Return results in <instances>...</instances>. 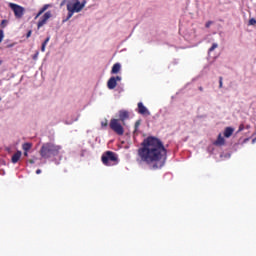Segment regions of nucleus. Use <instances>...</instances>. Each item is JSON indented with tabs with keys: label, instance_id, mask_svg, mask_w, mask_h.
<instances>
[{
	"label": "nucleus",
	"instance_id": "1",
	"mask_svg": "<svg viewBox=\"0 0 256 256\" xmlns=\"http://www.w3.org/2000/svg\"><path fill=\"white\" fill-rule=\"evenodd\" d=\"M138 161L145 163L151 169H161L167 162V149L163 142L153 136H149L141 143L138 149Z\"/></svg>",
	"mask_w": 256,
	"mask_h": 256
},
{
	"label": "nucleus",
	"instance_id": "2",
	"mask_svg": "<svg viewBox=\"0 0 256 256\" xmlns=\"http://www.w3.org/2000/svg\"><path fill=\"white\" fill-rule=\"evenodd\" d=\"M63 147L52 142L44 143L40 149L42 159H51V157H58Z\"/></svg>",
	"mask_w": 256,
	"mask_h": 256
},
{
	"label": "nucleus",
	"instance_id": "3",
	"mask_svg": "<svg viewBox=\"0 0 256 256\" xmlns=\"http://www.w3.org/2000/svg\"><path fill=\"white\" fill-rule=\"evenodd\" d=\"M86 3V1H83L81 3V1L79 0H68L66 5L68 15L66 19L63 20V23L69 21V19H71V17H73L75 13H81V11H83V9L85 8Z\"/></svg>",
	"mask_w": 256,
	"mask_h": 256
},
{
	"label": "nucleus",
	"instance_id": "4",
	"mask_svg": "<svg viewBox=\"0 0 256 256\" xmlns=\"http://www.w3.org/2000/svg\"><path fill=\"white\" fill-rule=\"evenodd\" d=\"M101 161L106 167H111L112 165H117V163H119V157L117 156V153L113 151H106L102 154Z\"/></svg>",
	"mask_w": 256,
	"mask_h": 256
},
{
	"label": "nucleus",
	"instance_id": "5",
	"mask_svg": "<svg viewBox=\"0 0 256 256\" xmlns=\"http://www.w3.org/2000/svg\"><path fill=\"white\" fill-rule=\"evenodd\" d=\"M121 120L119 119H111L110 120V124L109 127L110 129H112V131H114V133H116V135H124L125 133V129L123 128V125H121Z\"/></svg>",
	"mask_w": 256,
	"mask_h": 256
},
{
	"label": "nucleus",
	"instance_id": "6",
	"mask_svg": "<svg viewBox=\"0 0 256 256\" xmlns=\"http://www.w3.org/2000/svg\"><path fill=\"white\" fill-rule=\"evenodd\" d=\"M8 7L13 11L16 19H23V15H25V8L23 6L15 3H9Z\"/></svg>",
	"mask_w": 256,
	"mask_h": 256
},
{
	"label": "nucleus",
	"instance_id": "7",
	"mask_svg": "<svg viewBox=\"0 0 256 256\" xmlns=\"http://www.w3.org/2000/svg\"><path fill=\"white\" fill-rule=\"evenodd\" d=\"M52 14L51 11L46 12L41 19L38 21L37 27L38 29H41V27H43V25L47 24V21H49V19H51Z\"/></svg>",
	"mask_w": 256,
	"mask_h": 256
},
{
	"label": "nucleus",
	"instance_id": "8",
	"mask_svg": "<svg viewBox=\"0 0 256 256\" xmlns=\"http://www.w3.org/2000/svg\"><path fill=\"white\" fill-rule=\"evenodd\" d=\"M137 113L143 115L144 117H149V115H151V112L149 109H147V107H145V105H143V102L138 103Z\"/></svg>",
	"mask_w": 256,
	"mask_h": 256
},
{
	"label": "nucleus",
	"instance_id": "9",
	"mask_svg": "<svg viewBox=\"0 0 256 256\" xmlns=\"http://www.w3.org/2000/svg\"><path fill=\"white\" fill-rule=\"evenodd\" d=\"M117 81H121V76H112L107 82L108 89H115L117 87Z\"/></svg>",
	"mask_w": 256,
	"mask_h": 256
},
{
	"label": "nucleus",
	"instance_id": "10",
	"mask_svg": "<svg viewBox=\"0 0 256 256\" xmlns=\"http://www.w3.org/2000/svg\"><path fill=\"white\" fill-rule=\"evenodd\" d=\"M129 117V112L127 110H121L119 111V119L118 121H126V119Z\"/></svg>",
	"mask_w": 256,
	"mask_h": 256
},
{
	"label": "nucleus",
	"instance_id": "11",
	"mask_svg": "<svg viewBox=\"0 0 256 256\" xmlns=\"http://www.w3.org/2000/svg\"><path fill=\"white\" fill-rule=\"evenodd\" d=\"M214 145H216L217 147L225 145V138H223V136L219 134L217 140L214 142Z\"/></svg>",
	"mask_w": 256,
	"mask_h": 256
},
{
	"label": "nucleus",
	"instance_id": "12",
	"mask_svg": "<svg viewBox=\"0 0 256 256\" xmlns=\"http://www.w3.org/2000/svg\"><path fill=\"white\" fill-rule=\"evenodd\" d=\"M234 132H235V129L231 127H226L224 130V137H226V139H229V137H231V135H233Z\"/></svg>",
	"mask_w": 256,
	"mask_h": 256
},
{
	"label": "nucleus",
	"instance_id": "13",
	"mask_svg": "<svg viewBox=\"0 0 256 256\" xmlns=\"http://www.w3.org/2000/svg\"><path fill=\"white\" fill-rule=\"evenodd\" d=\"M119 71H121V64L115 63V64L112 66L111 74H112V75H117V73H119Z\"/></svg>",
	"mask_w": 256,
	"mask_h": 256
},
{
	"label": "nucleus",
	"instance_id": "14",
	"mask_svg": "<svg viewBox=\"0 0 256 256\" xmlns=\"http://www.w3.org/2000/svg\"><path fill=\"white\" fill-rule=\"evenodd\" d=\"M21 155H22L21 151H17L16 153H14L11 159L12 163H18L19 159H21Z\"/></svg>",
	"mask_w": 256,
	"mask_h": 256
},
{
	"label": "nucleus",
	"instance_id": "15",
	"mask_svg": "<svg viewBox=\"0 0 256 256\" xmlns=\"http://www.w3.org/2000/svg\"><path fill=\"white\" fill-rule=\"evenodd\" d=\"M49 7H51L50 4H45L37 13L35 19H38V17H41V15H43L44 11H46L47 9H49Z\"/></svg>",
	"mask_w": 256,
	"mask_h": 256
},
{
	"label": "nucleus",
	"instance_id": "16",
	"mask_svg": "<svg viewBox=\"0 0 256 256\" xmlns=\"http://www.w3.org/2000/svg\"><path fill=\"white\" fill-rule=\"evenodd\" d=\"M31 147H33V144L26 142L22 145L23 151H30Z\"/></svg>",
	"mask_w": 256,
	"mask_h": 256
},
{
	"label": "nucleus",
	"instance_id": "17",
	"mask_svg": "<svg viewBox=\"0 0 256 256\" xmlns=\"http://www.w3.org/2000/svg\"><path fill=\"white\" fill-rule=\"evenodd\" d=\"M217 47H219V44L218 43H213L212 46L209 48V53H211L214 50H216Z\"/></svg>",
	"mask_w": 256,
	"mask_h": 256
},
{
	"label": "nucleus",
	"instance_id": "18",
	"mask_svg": "<svg viewBox=\"0 0 256 256\" xmlns=\"http://www.w3.org/2000/svg\"><path fill=\"white\" fill-rule=\"evenodd\" d=\"M9 23V21H7V20H2L1 21V24H0V27L2 28V29H5L6 27H7V24Z\"/></svg>",
	"mask_w": 256,
	"mask_h": 256
},
{
	"label": "nucleus",
	"instance_id": "19",
	"mask_svg": "<svg viewBox=\"0 0 256 256\" xmlns=\"http://www.w3.org/2000/svg\"><path fill=\"white\" fill-rule=\"evenodd\" d=\"M248 25H251V26L256 25V20H255V18H251V19L249 20V22H248Z\"/></svg>",
	"mask_w": 256,
	"mask_h": 256
},
{
	"label": "nucleus",
	"instance_id": "20",
	"mask_svg": "<svg viewBox=\"0 0 256 256\" xmlns=\"http://www.w3.org/2000/svg\"><path fill=\"white\" fill-rule=\"evenodd\" d=\"M219 89H223V77H219Z\"/></svg>",
	"mask_w": 256,
	"mask_h": 256
},
{
	"label": "nucleus",
	"instance_id": "21",
	"mask_svg": "<svg viewBox=\"0 0 256 256\" xmlns=\"http://www.w3.org/2000/svg\"><path fill=\"white\" fill-rule=\"evenodd\" d=\"M211 25H213V21L206 22V24H205L206 29H209V27H211Z\"/></svg>",
	"mask_w": 256,
	"mask_h": 256
},
{
	"label": "nucleus",
	"instance_id": "22",
	"mask_svg": "<svg viewBox=\"0 0 256 256\" xmlns=\"http://www.w3.org/2000/svg\"><path fill=\"white\" fill-rule=\"evenodd\" d=\"M107 125H109L107 119H105L104 121L101 122L102 127H107Z\"/></svg>",
	"mask_w": 256,
	"mask_h": 256
},
{
	"label": "nucleus",
	"instance_id": "23",
	"mask_svg": "<svg viewBox=\"0 0 256 256\" xmlns=\"http://www.w3.org/2000/svg\"><path fill=\"white\" fill-rule=\"evenodd\" d=\"M141 125V121H136L135 123V131H137L139 129V126Z\"/></svg>",
	"mask_w": 256,
	"mask_h": 256
},
{
	"label": "nucleus",
	"instance_id": "24",
	"mask_svg": "<svg viewBox=\"0 0 256 256\" xmlns=\"http://www.w3.org/2000/svg\"><path fill=\"white\" fill-rule=\"evenodd\" d=\"M3 37H5L3 30H0V43L3 41Z\"/></svg>",
	"mask_w": 256,
	"mask_h": 256
},
{
	"label": "nucleus",
	"instance_id": "25",
	"mask_svg": "<svg viewBox=\"0 0 256 256\" xmlns=\"http://www.w3.org/2000/svg\"><path fill=\"white\" fill-rule=\"evenodd\" d=\"M33 33V31L29 30L26 34V38L29 39V37H31V34Z\"/></svg>",
	"mask_w": 256,
	"mask_h": 256
},
{
	"label": "nucleus",
	"instance_id": "26",
	"mask_svg": "<svg viewBox=\"0 0 256 256\" xmlns=\"http://www.w3.org/2000/svg\"><path fill=\"white\" fill-rule=\"evenodd\" d=\"M45 47H47V44L42 43V46H41V51H42V52H45Z\"/></svg>",
	"mask_w": 256,
	"mask_h": 256
},
{
	"label": "nucleus",
	"instance_id": "27",
	"mask_svg": "<svg viewBox=\"0 0 256 256\" xmlns=\"http://www.w3.org/2000/svg\"><path fill=\"white\" fill-rule=\"evenodd\" d=\"M49 39H50V38L47 37L43 43H45V45H47V43H49Z\"/></svg>",
	"mask_w": 256,
	"mask_h": 256
},
{
	"label": "nucleus",
	"instance_id": "28",
	"mask_svg": "<svg viewBox=\"0 0 256 256\" xmlns=\"http://www.w3.org/2000/svg\"><path fill=\"white\" fill-rule=\"evenodd\" d=\"M28 162H29L31 165H33V164L35 163V160L30 159V160H28Z\"/></svg>",
	"mask_w": 256,
	"mask_h": 256
},
{
	"label": "nucleus",
	"instance_id": "29",
	"mask_svg": "<svg viewBox=\"0 0 256 256\" xmlns=\"http://www.w3.org/2000/svg\"><path fill=\"white\" fill-rule=\"evenodd\" d=\"M36 175H41V169L36 170Z\"/></svg>",
	"mask_w": 256,
	"mask_h": 256
},
{
	"label": "nucleus",
	"instance_id": "30",
	"mask_svg": "<svg viewBox=\"0 0 256 256\" xmlns=\"http://www.w3.org/2000/svg\"><path fill=\"white\" fill-rule=\"evenodd\" d=\"M38 55H39V52H37V53L33 56V59H37Z\"/></svg>",
	"mask_w": 256,
	"mask_h": 256
},
{
	"label": "nucleus",
	"instance_id": "31",
	"mask_svg": "<svg viewBox=\"0 0 256 256\" xmlns=\"http://www.w3.org/2000/svg\"><path fill=\"white\" fill-rule=\"evenodd\" d=\"M28 155H29V154L27 153V151H25V152H24V157H28Z\"/></svg>",
	"mask_w": 256,
	"mask_h": 256
},
{
	"label": "nucleus",
	"instance_id": "32",
	"mask_svg": "<svg viewBox=\"0 0 256 256\" xmlns=\"http://www.w3.org/2000/svg\"><path fill=\"white\" fill-rule=\"evenodd\" d=\"M198 89H199V91H203V87L202 86H200Z\"/></svg>",
	"mask_w": 256,
	"mask_h": 256
},
{
	"label": "nucleus",
	"instance_id": "33",
	"mask_svg": "<svg viewBox=\"0 0 256 256\" xmlns=\"http://www.w3.org/2000/svg\"><path fill=\"white\" fill-rule=\"evenodd\" d=\"M65 2H66V0H64V1L61 3V6L65 5Z\"/></svg>",
	"mask_w": 256,
	"mask_h": 256
},
{
	"label": "nucleus",
	"instance_id": "34",
	"mask_svg": "<svg viewBox=\"0 0 256 256\" xmlns=\"http://www.w3.org/2000/svg\"><path fill=\"white\" fill-rule=\"evenodd\" d=\"M239 131H243V126H240Z\"/></svg>",
	"mask_w": 256,
	"mask_h": 256
},
{
	"label": "nucleus",
	"instance_id": "35",
	"mask_svg": "<svg viewBox=\"0 0 256 256\" xmlns=\"http://www.w3.org/2000/svg\"><path fill=\"white\" fill-rule=\"evenodd\" d=\"M3 64V61L2 60H0V65H2Z\"/></svg>",
	"mask_w": 256,
	"mask_h": 256
}]
</instances>
